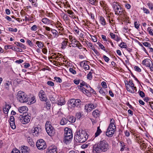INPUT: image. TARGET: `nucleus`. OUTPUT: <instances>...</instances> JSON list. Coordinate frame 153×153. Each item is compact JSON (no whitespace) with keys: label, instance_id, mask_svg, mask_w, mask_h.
I'll return each instance as SVG.
<instances>
[{"label":"nucleus","instance_id":"obj_43","mask_svg":"<svg viewBox=\"0 0 153 153\" xmlns=\"http://www.w3.org/2000/svg\"><path fill=\"white\" fill-rule=\"evenodd\" d=\"M29 100V102L30 103V104L34 103L36 101L35 98L34 97H32L31 99Z\"/></svg>","mask_w":153,"mask_h":153},{"label":"nucleus","instance_id":"obj_7","mask_svg":"<svg viewBox=\"0 0 153 153\" xmlns=\"http://www.w3.org/2000/svg\"><path fill=\"white\" fill-rule=\"evenodd\" d=\"M126 87L128 91L131 93H134L137 91L136 87L134 86L133 81L131 80H129L127 83L126 84Z\"/></svg>","mask_w":153,"mask_h":153},{"label":"nucleus","instance_id":"obj_36","mask_svg":"<svg viewBox=\"0 0 153 153\" xmlns=\"http://www.w3.org/2000/svg\"><path fill=\"white\" fill-rule=\"evenodd\" d=\"M119 46L121 48H126L127 47L126 43L124 42H122L119 45Z\"/></svg>","mask_w":153,"mask_h":153},{"label":"nucleus","instance_id":"obj_2","mask_svg":"<svg viewBox=\"0 0 153 153\" xmlns=\"http://www.w3.org/2000/svg\"><path fill=\"white\" fill-rule=\"evenodd\" d=\"M88 136L87 133L85 131H77L75 133L74 139L77 142L82 143L85 142L87 140Z\"/></svg>","mask_w":153,"mask_h":153},{"label":"nucleus","instance_id":"obj_53","mask_svg":"<svg viewBox=\"0 0 153 153\" xmlns=\"http://www.w3.org/2000/svg\"><path fill=\"white\" fill-rule=\"evenodd\" d=\"M54 79H55L57 82L60 83L62 82V80L59 77H55Z\"/></svg>","mask_w":153,"mask_h":153},{"label":"nucleus","instance_id":"obj_22","mask_svg":"<svg viewBox=\"0 0 153 153\" xmlns=\"http://www.w3.org/2000/svg\"><path fill=\"white\" fill-rule=\"evenodd\" d=\"M11 108V106L7 104L5 105V107L3 109V112L4 114H7L8 113L10 109Z\"/></svg>","mask_w":153,"mask_h":153},{"label":"nucleus","instance_id":"obj_3","mask_svg":"<svg viewBox=\"0 0 153 153\" xmlns=\"http://www.w3.org/2000/svg\"><path fill=\"white\" fill-rule=\"evenodd\" d=\"M81 102L79 99H71L68 102V107L71 109L80 107Z\"/></svg>","mask_w":153,"mask_h":153},{"label":"nucleus","instance_id":"obj_57","mask_svg":"<svg viewBox=\"0 0 153 153\" xmlns=\"http://www.w3.org/2000/svg\"><path fill=\"white\" fill-rule=\"evenodd\" d=\"M143 10L144 13L146 14H149L150 13L149 10L146 8L143 7Z\"/></svg>","mask_w":153,"mask_h":153},{"label":"nucleus","instance_id":"obj_39","mask_svg":"<svg viewBox=\"0 0 153 153\" xmlns=\"http://www.w3.org/2000/svg\"><path fill=\"white\" fill-rule=\"evenodd\" d=\"M36 44L40 48H42L43 47V44L41 42L37 41Z\"/></svg>","mask_w":153,"mask_h":153},{"label":"nucleus","instance_id":"obj_12","mask_svg":"<svg viewBox=\"0 0 153 153\" xmlns=\"http://www.w3.org/2000/svg\"><path fill=\"white\" fill-rule=\"evenodd\" d=\"M42 131V128L40 127L37 126L33 128L32 130L33 135L38 137L41 134Z\"/></svg>","mask_w":153,"mask_h":153},{"label":"nucleus","instance_id":"obj_44","mask_svg":"<svg viewBox=\"0 0 153 153\" xmlns=\"http://www.w3.org/2000/svg\"><path fill=\"white\" fill-rule=\"evenodd\" d=\"M30 2H32V5L34 7H36L37 6V4L35 2V0H29Z\"/></svg>","mask_w":153,"mask_h":153},{"label":"nucleus","instance_id":"obj_15","mask_svg":"<svg viewBox=\"0 0 153 153\" xmlns=\"http://www.w3.org/2000/svg\"><path fill=\"white\" fill-rule=\"evenodd\" d=\"M123 12H122L121 13L119 14V17L124 20H127L128 18V17L127 15V13L124 10Z\"/></svg>","mask_w":153,"mask_h":153},{"label":"nucleus","instance_id":"obj_25","mask_svg":"<svg viewBox=\"0 0 153 153\" xmlns=\"http://www.w3.org/2000/svg\"><path fill=\"white\" fill-rule=\"evenodd\" d=\"M42 22L45 24L48 25L51 23V20L47 18H43L42 20Z\"/></svg>","mask_w":153,"mask_h":153},{"label":"nucleus","instance_id":"obj_27","mask_svg":"<svg viewBox=\"0 0 153 153\" xmlns=\"http://www.w3.org/2000/svg\"><path fill=\"white\" fill-rule=\"evenodd\" d=\"M76 118L73 116H70L68 117V120L71 123H74L76 121Z\"/></svg>","mask_w":153,"mask_h":153},{"label":"nucleus","instance_id":"obj_41","mask_svg":"<svg viewBox=\"0 0 153 153\" xmlns=\"http://www.w3.org/2000/svg\"><path fill=\"white\" fill-rule=\"evenodd\" d=\"M10 83L8 81H7L6 83L4 84V86L5 87V88L7 90H8L9 89V87L10 85Z\"/></svg>","mask_w":153,"mask_h":153},{"label":"nucleus","instance_id":"obj_31","mask_svg":"<svg viewBox=\"0 0 153 153\" xmlns=\"http://www.w3.org/2000/svg\"><path fill=\"white\" fill-rule=\"evenodd\" d=\"M51 32L53 35L54 37H57L58 36V32L57 30L55 29H51Z\"/></svg>","mask_w":153,"mask_h":153},{"label":"nucleus","instance_id":"obj_40","mask_svg":"<svg viewBox=\"0 0 153 153\" xmlns=\"http://www.w3.org/2000/svg\"><path fill=\"white\" fill-rule=\"evenodd\" d=\"M67 12L68 14L70 15V16H69L71 18H73L74 16V13L72 10H67Z\"/></svg>","mask_w":153,"mask_h":153},{"label":"nucleus","instance_id":"obj_30","mask_svg":"<svg viewBox=\"0 0 153 153\" xmlns=\"http://www.w3.org/2000/svg\"><path fill=\"white\" fill-rule=\"evenodd\" d=\"M85 43L91 49L93 50L94 48L92 44L89 41H86Z\"/></svg>","mask_w":153,"mask_h":153},{"label":"nucleus","instance_id":"obj_10","mask_svg":"<svg viewBox=\"0 0 153 153\" xmlns=\"http://www.w3.org/2000/svg\"><path fill=\"white\" fill-rule=\"evenodd\" d=\"M36 146L38 149L40 150H43L47 147V145L45 141L43 139H39L37 141L36 143Z\"/></svg>","mask_w":153,"mask_h":153},{"label":"nucleus","instance_id":"obj_48","mask_svg":"<svg viewBox=\"0 0 153 153\" xmlns=\"http://www.w3.org/2000/svg\"><path fill=\"white\" fill-rule=\"evenodd\" d=\"M78 89H80V90L82 91L83 93H85V91H86V90L85 88L83 87L80 85L78 86Z\"/></svg>","mask_w":153,"mask_h":153},{"label":"nucleus","instance_id":"obj_52","mask_svg":"<svg viewBox=\"0 0 153 153\" xmlns=\"http://www.w3.org/2000/svg\"><path fill=\"white\" fill-rule=\"evenodd\" d=\"M92 75L91 73L90 72H89L88 74L87 75V78L88 79L91 80L92 79Z\"/></svg>","mask_w":153,"mask_h":153},{"label":"nucleus","instance_id":"obj_55","mask_svg":"<svg viewBox=\"0 0 153 153\" xmlns=\"http://www.w3.org/2000/svg\"><path fill=\"white\" fill-rule=\"evenodd\" d=\"M87 65V62L85 61L82 62L80 63V65L82 66L83 68Z\"/></svg>","mask_w":153,"mask_h":153},{"label":"nucleus","instance_id":"obj_24","mask_svg":"<svg viewBox=\"0 0 153 153\" xmlns=\"http://www.w3.org/2000/svg\"><path fill=\"white\" fill-rule=\"evenodd\" d=\"M100 22L102 25H106V21L104 18L102 16H100Z\"/></svg>","mask_w":153,"mask_h":153},{"label":"nucleus","instance_id":"obj_59","mask_svg":"<svg viewBox=\"0 0 153 153\" xmlns=\"http://www.w3.org/2000/svg\"><path fill=\"white\" fill-rule=\"evenodd\" d=\"M134 25L135 27L137 29H138L139 27L140 24L138 23H137V22H134Z\"/></svg>","mask_w":153,"mask_h":153},{"label":"nucleus","instance_id":"obj_62","mask_svg":"<svg viewBox=\"0 0 153 153\" xmlns=\"http://www.w3.org/2000/svg\"><path fill=\"white\" fill-rule=\"evenodd\" d=\"M121 39V38L118 35H116V36L115 38L114 39V40L118 42Z\"/></svg>","mask_w":153,"mask_h":153},{"label":"nucleus","instance_id":"obj_63","mask_svg":"<svg viewBox=\"0 0 153 153\" xmlns=\"http://www.w3.org/2000/svg\"><path fill=\"white\" fill-rule=\"evenodd\" d=\"M47 84L48 85L51 86H53L54 85V83L53 82L51 81H48L47 82Z\"/></svg>","mask_w":153,"mask_h":153},{"label":"nucleus","instance_id":"obj_18","mask_svg":"<svg viewBox=\"0 0 153 153\" xmlns=\"http://www.w3.org/2000/svg\"><path fill=\"white\" fill-rule=\"evenodd\" d=\"M57 149L56 147H50L47 152V153H57Z\"/></svg>","mask_w":153,"mask_h":153},{"label":"nucleus","instance_id":"obj_16","mask_svg":"<svg viewBox=\"0 0 153 153\" xmlns=\"http://www.w3.org/2000/svg\"><path fill=\"white\" fill-rule=\"evenodd\" d=\"M142 63L143 65L148 67L152 64V61L150 59H146L143 61Z\"/></svg>","mask_w":153,"mask_h":153},{"label":"nucleus","instance_id":"obj_9","mask_svg":"<svg viewBox=\"0 0 153 153\" xmlns=\"http://www.w3.org/2000/svg\"><path fill=\"white\" fill-rule=\"evenodd\" d=\"M112 7L116 15H118L123 12L124 10L123 8H122L119 3L117 2H114L112 4Z\"/></svg>","mask_w":153,"mask_h":153},{"label":"nucleus","instance_id":"obj_6","mask_svg":"<svg viewBox=\"0 0 153 153\" xmlns=\"http://www.w3.org/2000/svg\"><path fill=\"white\" fill-rule=\"evenodd\" d=\"M72 137L71 130L68 128H65L64 134V142L67 143L72 139Z\"/></svg>","mask_w":153,"mask_h":153},{"label":"nucleus","instance_id":"obj_1","mask_svg":"<svg viewBox=\"0 0 153 153\" xmlns=\"http://www.w3.org/2000/svg\"><path fill=\"white\" fill-rule=\"evenodd\" d=\"M109 149V144L106 140H102L94 145L93 150L95 153L106 152Z\"/></svg>","mask_w":153,"mask_h":153},{"label":"nucleus","instance_id":"obj_14","mask_svg":"<svg viewBox=\"0 0 153 153\" xmlns=\"http://www.w3.org/2000/svg\"><path fill=\"white\" fill-rule=\"evenodd\" d=\"M40 100L41 101L46 102L48 99L44 91L42 90H41L39 94Z\"/></svg>","mask_w":153,"mask_h":153},{"label":"nucleus","instance_id":"obj_54","mask_svg":"<svg viewBox=\"0 0 153 153\" xmlns=\"http://www.w3.org/2000/svg\"><path fill=\"white\" fill-rule=\"evenodd\" d=\"M138 93H139V95L141 97L143 98L145 97V94L143 91H139L138 92Z\"/></svg>","mask_w":153,"mask_h":153},{"label":"nucleus","instance_id":"obj_51","mask_svg":"<svg viewBox=\"0 0 153 153\" xmlns=\"http://www.w3.org/2000/svg\"><path fill=\"white\" fill-rule=\"evenodd\" d=\"M10 123L11 128L13 129H15L16 128L15 122L11 123V122H10Z\"/></svg>","mask_w":153,"mask_h":153},{"label":"nucleus","instance_id":"obj_35","mask_svg":"<svg viewBox=\"0 0 153 153\" xmlns=\"http://www.w3.org/2000/svg\"><path fill=\"white\" fill-rule=\"evenodd\" d=\"M135 140L136 141L140 144L141 143H143L144 142V141L142 140L141 138H140L139 137H138L137 136L136 137Z\"/></svg>","mask_w":153,"mask_h":153},{"label":"nucleus","instance_id":"obj_17","mask_svg":"<svg viewBox=\"0 0 153 153\" xmlns=\"http://www.w3.org/2000/svg\"><path fill=\"white\" fill-rule=\"evenodd\" d=\"M21 152L22 153H29L30 151V149L27 146H22L21 147Z\"/></svg>","mask_w":153,"mask_h":153},{"label":"nucleus","instance_id":"obj_28","mask_svg":"<svg viewBox=\"0 0 153 153\" xmlns=\"http://www.w3.org/2000/svg\"><path fill=\"white\" fill-rule=\"evenodd\" d=\"M68 39H65V40L63 41L61 43L62 45V48L63 49L65 48V46L67 45L68 43Z\"/></svg>","mask_w":153,"mask_h":153},{"label":"nucleus","instance_id":"obj_46","mask_svg":"<svg viewBox=\"0 0 153 153\" xmlns=\"http://www.w3.org/2000/svg\"><path fill=\"white\" fill-rule=\"evenodd\" d=\"M97 45H98L101 49L103 50L104 51H105V47L102 44H101L99 42H97Z\"/></svg>","mask_w":153,"mask_h":153},{"label":"nucleus","instance_id":"obj_61","mask_svg":"<svg viewBox=\"0 0 153 153\" xmlns=\"http://www.w3.org/2000/svg\"><path fill=\"white\" fill-rule=\"evenodd\" d=\"M9 31H11V32H16L17 31V29L16 28L13 29V28L10 27V28H9Z\"/></svg>","mask_w":153,"mask_h":153},{"label":"nucleus","instance_id":"obj_11","mask_svg":"<svg viewBox=\"0 0 153 153\" xmlns=\"http://www.w3.org/2000/svg\"><path fill=\"white\" fill-rule=\"evenodd\" d=\"M116 127L113 126L110 127L108 126L106 132V135L109 137H112L115 131Z\"/></svg>","mask_w":153,"mask_h":153},{"label":"nucleus","instance_id":"obj_29","mask_svg":"<svg viewBox=\"0 0 153 153\" xmlns=\"http://www.w3.org/2000/svg\"><path fill=\"white\" fill-rule=\"evenodd\" d=\"M68 121V119L65 118H62L60 121V124L62 125H64L67 123Z\"/></svg>","mask_w":153,"mask_h":153},{"label":"nucleus","instance_id":"obj_20","mask_svg":"<svg viewBox=\"0 0 153 153\" xmlns=\"http://www.w3.org/2000/svg\"><path fill=\"white\" fill-rule=\"evenodd\" d=\"M99 92L102 96H105L108 93V91H106V90L105 88H103L100 87L99 88Z\"/></svg>","mask_w":153,"mask_h":153},{"label":"nucleus","instance_id":"obj_32","mask_svg":"<svg viewBox=\"0 0 153 153\" xmlns=\"http://www.w3.org/2000/svg\"><path fill=\"white\" fill-rule=\"evenodd\" d=\"M15 44L17 46H19L22 48L24 49H25V45L21 43L16 42H15Z\"/></svg>","mask_w":153,"mask_h":153},{"label":"nucleus","instance_id":"obj_13","mask_svg":"<svg viewBox=\"0 0 153 153\" xmlns=\"http://www.w3.org/2000/svg\"><path fill=\"white\" fill-rule=\"evenodd\" d=\"M96 104H94L92 103H90L86 104L85 107V109L87 112H90L92 110L97 107Z\"/></svg>","mask_w":153,"mask_h":153},{"label":"nucleus","instance_id":"obj_26","mask_svg":"<svg viewBox=\"0 0 153 153\" xmlns=\"http://www.w3.org/2000/svg\"><path fill=\"white\" fill-rule=\"evenodd\" d=\"M78 42L79 41L75 39H74V40L72 41L71 44L72 45V46L73 47H76L77 46V44Z\"/></svg>","mask_w":153,"mask_h":153},{"label":"nucleus","instance_id":"obj_42","mask_svg":"<svg viewBox=\"0 0 153 153\" xmlns=\"http://www.w3.org/2000/svg\"><path fill=\"white\" fill-rule=\"evenodd\" d=\"M28 143L31 146H33L34 145V143L31 139H29L28 140Z\"/></svg>","mask_w":153,"mask_h":153},{"label":"nucleus","instance_id":"obj_5","mask_svg":"<svg viewBox=\"0 0 153 153\" xmlns=\"http://www.w3.org/2000/svg\"><path fill=\"white\" fill-rule=\"evenodd\" d=\"M45 127L48 134L50 136H53L56 133V130L53 127L51 124L50 122L47 121L45 124Z\"/></svg>","mask_w":153,"mask_h":153},{"label":"nucleus","instance_id":"obj_37","mask_svg":"<svg viewBox=\"0 0 153 153\" xmlns=\"http://www.w3.org/2000/svg\"><path fill=\"white\" fill-rule=\"evenodd\" d=\"M89 2L91 4L96 5V4H97V0H88Z\"/></svg>","mask_w":153,"mask_h":153},{"label":"nucleus","instance_id":"obj_50","mask_svg":"<svg viewBox=\"0 0 153 153\" xmlns=\"http://www.w3.org/2000/svg\"><path fill=\"white\" fill-rule=\"evenodd\" d=\"M101 85L105 89L107 88L106 83L105 82H102L101 83Z\"/></svg>","mask_w":153,"mask_h":153},{"label":"nucleus","instance_id":"obj_49","mask_svg":"<svg viewBox=\"0 0 153 153\" xmlns=\"http://www.w3.org/2000/svg\"><path fill=\"white\" fill-rule=\"evenodd\" d=\"M85 88H86V89H88L89 90H90V91H93V89H92L90 86V85L88 84H87V83L86 84V85L85 86Z\"/></svg>","mask_w":153,"mask_h":153},{"label":"nucleus","instance_id":"obj_45","mask_svg":"<svg viewBox=\"0 0 153 153\" xmlns=\"http://www.w3.org/2000/svg\"><path fill=\"white\" fill-rule=\"evenodd\" d=\"M143 44L145 46L148 47V48H150V47H151V46L150 44L148 42H143Z\"/></svg>","mask_w":153,"mask_h":153},{"label":"nucleus","instance_id":"obj_47","mask_svg":"<svg viewBox=\"0 0 153 153\" xmlns=\"http://www.w3.org/2000/svg\"><path fill=\"white\" fill-rule=\"evenodd\" d=\"M147 5L151 10H153V4L152 3L149 2L147 4Z\"/></svg>","mask_w":153,"mask_h":153},{"label":"nucleus","instance_id":"obj_34","mask_svg":"<svg viewBox=\"0 0 153 153\" xmlns=\"http://www.w3.org/2000/svg\"><path fill=\"white\" fill-rule=\"evenodd\" d=\"M101 129L100 128V127H98L97 128V131L95 134V137H96L99 136L101 132Z\"/></svg>","mask_w":153,"mask_h":153},{"label":"nucleus","instance_id":"obj_38","mask_svg":"<svg viewBox=\"0 0 153 153\" xmlns=\"http://www.w3.org/2000/svg\"><path fill=\"white\" fill-rule=\"evenodd\" d=\"M100 4L101 6L103 7V8L104 10H105V11L108 10L106 7V5L105 4L103 1L100 2Z\"/></svg>","mask_w":153,"mask_h":153},{"label":"nucleus","instance_id":"obj_21","mask_svg":"<svg viewBox=\"0 0 153 153\" xmlns=\"http://www.w3.org/2000/svg\"><path fill=\"white\" fill-rule=\"evenodd\" d=\"M27 108L26 106H23L19 107L18 109L19 111L21 113H23V114L26 113V112L27 111Z\"/></svg>","mask_w":153,"mask_h":153},{"label":"nucleus","instance_id":"obj_56","mask_svg":"<svg viewBox=\"0 0 153 153\" xmlns=\"http://www.w3.org/2000/svg\"><path fill=\"white\" fill-rule=\"evenodd\" d=\"M37 27L36 25H33L30 28L31 30L36 31L37 30Z\"/></svg>","mask_w":153,"mask_h":153},{"label":"nucleus","instance_id":"obj_8","mask_svg":"<svg viewBox=\"0 0 153 153\" xmlns=\"http://www.w3.org/2000/svg\"><path fill=\"white\" fill-rule=\"evenodd\" d=\"M31 117L27 113L21 114L18 117V120L22 124H25L28 123L30 120Z\"/></svg>","mask_w":153,"mask_h":153},{"label":"nucleus","instance_id":"obj_19","mask_svg":"<svg viewBox=\"0 0 153 153\" xmlns=\"http://www.w3.org/2000/svg\"><path fill=\"white\" fill-rule=\"evenodd\" d=\"M65 100L64 98L62 97H60L58 99L57 103L59 105H62L65 104Z\"/></svg>","mask_w":153,"mask_h":153},{"label":"nucleus","instance_id":"obj_33","mask_svg":"<svg viewBox=\"0 0 153 153\" xmlns=\"http://www.w3.org/2000/svg\"><path fill=\"white\" fill-rule=\"evenodd\" d=\"M113 126H114L116 127L114 120L113 118H112L110 120V123L108 126H109L110 127H111V126L112 127Z\"/></svg>","mask_w":153,"mask_h":153},{"label":"nucleus","instance_id":"obj_64","mask_svg":"<svg viewBox=\"0 0 153 153\" xmlns=\"http://www.w3.org/2000/svg\"><path fill=\"white\" fill-rule=\"evenodd\" d=\"M11 153H20V152L18 149H15L13 150Z\"/></svg>","mask_w":153,"mask_h":153},{"label":"nucleus","instance_id":"obj_23","mask_svg":"<svg viewBox=\"0 0 153 153\" xmlns=\"http://www.w3.org/2000/svg\"><path fill=\"white\" fill-rule=\"evenodd\" d=\"M100 111L99 110L96 109L94 110L92 113V115L94 117L97 118V117H99L100 115Z\"/></svg>","mask_w":153,"mask_h":153},{"label":"nucleus","instance_id":"obj_58","mask_svg":"<svg viewBox=\"0 0 153 153\" xmlns=\"http://www.w3.org/2000/svg\"><path fill=\"white\" fill-rule=\"evenodd\" d=\"M69 71L70 72H71L74 74H76V71L74 70L73 68H70L69 69Z\"/></svg>","mask_w":153,"mask_h":153},{"label":"nucleus","instance_id":"obj_4","mask_svg":"<svg viewBox=\"0 0 153 153\" xmlns=\"http://www.w3.org/2000/svg\"><path fill=\"white\" fill-rule=\"evenodd\" d=\"M17 100L21 103L26 102L29 101V98L27 95L23 92L19 91L16 96Z\"/></svg>","mask_w":153,"mask_h":153},{"label":"nucleus","instance_id":"obj_60","mask_svg":"<svg viewBox=\"0 0 153 153\" xmlns=\"http://www.w3.org/2000/svg\"><path fill=\"white\" fill-rule=\"evenodd\" d=\"M4 48L6 50L8 49H13V47L11 45H10L5 46L4 47Z\"/></svg>","mask_w":153,"mask_h":153}]
</instances>
